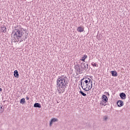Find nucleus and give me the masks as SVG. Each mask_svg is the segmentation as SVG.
Masks as SVG:
<instances>
[{
    "label": "nucleus",
    "instance_id": "obj_20",
    "mask_svg": "<svg viewBox=\"0 0 130 130\" xmlns=\"http://www.w3.org/2000/svg\"><path fill=\"white\" fill-rule=\"evenodd\" d=\"M108 118L107 117H105L104 118L105 120H106Z\"/></svg>",
    "mask_w": 130,
    "mask_h": 130
},
{
    "label": "nucleus",
    "instance_id": "obj_8",
    "mask_svg": "<svg viewBox=\"0 0 130 130\" xmlns=\"http://www.w3.org/2000/svg\"><path fill=\"white\" fill-rule=\"evenodd\" d=\"M117 104L118 107H121L123 106V102L122 101H118Z\"/></svg>",
    "mask_w": 130,
    "mask_h": 130
},
{
    "label": "nucleus",
    "instance_id": "obj_11",
    "mask_svg": "<svg viewBox=\"0 0 130 130\" xmlns=\"http://www.w3.org/2000/svg\"><path fill=\"white\" fill-rule=\"evenodd\" d=\"M14 76L15 77V78H19V72H18L17 70L14 71Z\"/></svg>",
    "mask_w": 130,
    "mask_h": 130
},
{
    "label": "nucleus",
    "instance_id": "obj_23",
    "mask_svg": "<svg viewBox=\"0 0 130 130\" xmlns=\"http://www.w3.org/2000/svg\"><path fill=\"white\" fill-rule=\"evenodd\" d=\"M2 91H3V88H0V91L2 92Z\"/></svg>",
    "mask_w": 130,
    "mask_h": 130
},
{
    "label": "nucleus",
    "instance_id": "obj_17",
    "mask_svg": "<svg viewBox=\"0 0 130 130\" xmlns=\"http://www.w3.org/2000/svg\"><path fill=\"white\" fill-rule=\"evenodd\" d=\"M79 93H80V94H81V95H82V96H87V94L85 93H84V92H83V91H82V90H80V91H79Z\"/></svg>",
    "mask_w": 130,
    "mask_h": 130
},
{
    "label": "nucleus",
    "instance_id": "obj_2",
    "mask_svg": "<svg viewBox=\"0 0 130 130\" xmlns=\"http://www.w3.org/2000/svg\"><path fill=\"white\" fill-rule=\"evenodd\" d=\"M23 31H25L23 28H15L13 30L12 36L14 38L15 42H19L21 43L23 41V39L22 38V36L24 35Z\"/></svg>",
    "mask_w": 130,
    "mask_h": 130
},
{
    "label": "nucleus",
    "instance_id": "obj_22",
    "mask_svg": "<svg viewBox=\"0 0 130 130\" xmlns=\"http://www.w3.org/2000/svg\"><path fill=\"white\" fill-rule=\"evenodd\" d=\"M27 38H28V37L27 36V35H26L25 37V39H27Z\"/></svg>",
    "mask_w": 130,
    "mask_h": 130
},
{
    "label": "nucleus",
    "instance_id": "obj_10",
    "mask_svg": "<svg viewBox=\"0 0 130 130\" xmlns=\"http://www.w3.org/2000/svg\"><path fill=\"white\" fill-rule=\"evenodd\" d=\"M111 73L113 77H117V72H116V71H112Z\"/></svg>",
    "mask_w": 130,
    "mask_h": 130
},
{
    "label": "nucleus",
    "instance_id": "obj_3",
    "mask_svg": "<svg viewBox=\"0 0 130 130\" xmlns=\"http://www.w3.org/2000/svg\"><path fill=\"white\" fill-rule=\"evenodd\" d=\"M80 85L84 91H90L93 87L92 80L89 78H84L81 80Z\"/></svg>",
    "mask_w": 130,
    "mask_h": 130
},
{
    "label": "nucleus",
    "instance_id": "obj_1",
    "mask_svg": "<svg viewBox=\"0 0 130 130\" xmlns=\"http://www.w3.org/2000/svg\"><path fill=\"white\" fill-rule=\"evenodd\" d=\"M56 85L58 93H63L68 86V78L63 75L59 77L57 80Z\"/></svg>",
    "mask_w": 130,
    "mask_h": 130
},
{
    "label": "nucleus",
    "instance_id": "obj_18",
    "mask_svg": "<svg viewBox=\"0 0 130 130\" xmlns=\"http://www.w3.org/2000/svg\"><path fill=\"white\" fill-rule=\"evenodd\" d=\"M20 103L21 104H24V103H25V99L24 98L21 99L20 100Z\"/></svg>",
    "mask_w": 130,
    "mask_h": 130
},
{
    "label": "nucleus",
    "instance_id": "obj_24",
    "mask_svg": "<svg viewBox=\"0 0 130 130\" xmlns=\"http://www.w3.org/2000/svg\"><path fill=\"white\" fill-rule=\"evenodd\" d=\"M107 93H108V95H109V93L107 92Z\"/></svg>",
    "mask_w": 130,
    "mask_h": 130
},
{
    "label": "nucleus",
    "instance_id": "obj_6",
    "mask_svg": "<svg viewBox=\"0 0 130 130\" xmlns=\"http://www.w3.org/2000/svg\"><path fill=\"white\" fill-rule=\"evenodd\" d=\"M56 121H58V119L57 118H53L52 119H51V121L49 123V126H52V123H53V122H56Z\"/></svg>",
    "mask_w": 130,
    "mask_h": 130
},
{
    "label": "nucleus",
    "instance_id": "obj_21",
    "mask_svg": "<svg viewBox=\"0 0 130 130\" xmlns=\"http://www.w3.org/2000/svg\"><path fill=\"white\" fill-rule=\"evenodd\" d=\"M26 100H29V97L26 96Z\"/></svg>",
    "mask_w": 130,
    "mask_h": 130
},
{
    "label": "nucleus",
    "instance_id": "obj_9",
    "mask_svg": "<svg viewBox=\"0 0 130 130\" xmlns=\"http://www.w3.org/2000/svg\"><path fill=\"white\" fill-rule=\"evenodd\" d=\"M1 32H3V33H6L7 32V27L5 26H2L1 28Z\"/></svg>",
    "mask_w": 130,
    "mask_h": 130
},
{
    "label": "nucleus",
    "instance_id": "obj_19",
    "mask_svg": "<svg viewBox=\"0 0 130 130\" xmlns=\"http://www.w3.org/2000/svg\"><path fill=\"white\" fill-rule=\"evenodd\" d=\"M91 64L92 67H97V64H96V63L92 62Z\"/></svg>",
    "mask_w": 130,
    "mask_h": 130
},
{
    "label": "nucleus",
    "instance_id": "obj_12",
    "mask_svg": "<svg viewBox=\"0 0 130 130\" xmlns=\"http://www.w3.org/2000/svg\"><path fill=\"white\" fill-rule=\"evenodd\" d=\"M34 107L41 108V105L38 103H36L34 105Z\"/></svg>",
    "mask_w": 130,
    "mask_h": 130
},
{
    "label": "nucleus",
    "instance_id": "obj_7",
    "mask_svg": "<svg viewBox=\"0 0 130 130\" xmlns=\"http://www.w3.org/2000/svg\"><path fill=\"white\" fill-rule=\"evenodd\" d=\"M120 97L121 99H126V94L124 93V92H121L120 93Z\"/></svg>",
    "mask_w": 130,
    "mask_h": 130
},
{
    "label": "nucleus",
    "instance_id": "obj_16",
    "mask_svg": "<svg viewBox=\"0 0 130 130\" xmlns=\"http://www.w3.org/2000/svg\"><path fill=\"white\" fill-rule=\"evenodd\" d=\"M4 108H5L4 106H2L0 107V113H3V112H4V110H5Z\"/></svg>",
    "mask_w": 130,
    "mask_h": 130
},
{
    "label": "nucleus",
    "instance_id": "obj_14",
    "mask_svg": "<svg viewBox=\"0 0 130 130\" xmlns=\"http://www.w3.org/2000/svg\"><path fill=\"white\" fill-rule=\"evenodd\" d=\"M87 57H88V56L84 55L81 58L80 60L85 62V59H86Z\"/></svg>",
    "mask_w": 130,
    "mask_h": 130
},
{
    "label": "nucleus",
    "instance_id": "obj_13",
    "mask_svg": "<svg viewBox=\"0 0 130 130\" xmlns=\"http://www.w3.org/2000/svg\"><path fill=\"white\" fill-rule=\"evenodd\" d=\"M77 31L78 32H84V28L81 27V26H79L77 29Z\"/></svg>",
    "mask_w": 130,
    "mask_h": 130
},
{
    "label": "nucleus",
    "instance_id": "obj_4",
    "mask_svg": "<svg viewBox=\"0 0 130 130\" xmlns=\"http://www.w3.org/2000/svg\"><path fill=\"white\" fill-rule=\"evenodd\" d=\"M106 102H108V98H107V96L105 95V94H104L102 95V102L100 103V104L105 106V105H106L105 104Z\"/></svg>",
    "mask_w": 130,
    "mask_h": 130
},
{
    "label": "nucleus",
    "instance_id": "obj_15",
    "mask_svg": "<svg viewBox=\"0 0 130 130\" xmlns=\"http://www.w3.org/2000/svg\"><path fill=\"white\" fill-rule=\"evenodd\" d=\"M77 73H79V74H83V70H81L80 66H78V68H77Z\"/></svg>",
    "mask_w": 130,
    "mask_h": 130
},
{
    "label": "nucleus",
    "instance_id": "obj_5",
    "mask_svg": "<svg viewBox=\"0 0 130 130\" xmlns=\"http://www.w3.org/2000/svg\"><path fill=\"white\" fill-rule=\"evenodd\" d=\"M80 67L84 71H87L88 69H89V64L84 62L81 63Z\"/></svg>",
    "mask_w": 130,
    "mask_h": 130
}]
</instances>
